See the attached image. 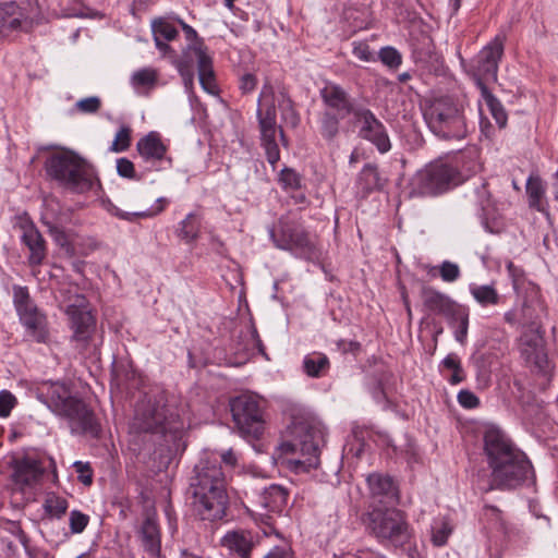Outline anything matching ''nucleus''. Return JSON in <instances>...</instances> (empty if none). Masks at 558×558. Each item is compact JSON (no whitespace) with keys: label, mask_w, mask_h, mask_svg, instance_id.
Instances as JSON below:
<instances>
[{"label":"nucleus","mask_w":558,"mask_h":558,"mask_svg":"<svg viewBox=\"0 0 558 558\" xmlns=\"http://www.w3.org/2000/svg\"><path fill=\"white\" fill-rule=\"evenodd\" d=\"M484 452L492 469L489 489L514 488L533 477V470L524 452L497 428L484 435Z\"/></svg>","instance_id":"nucleus-1"},{"label":"nucleus","mask_w":558,"mask_h":558,"mask_svg":"<svg viewBox=\"0 0 558 558\" xmlns=\"http://www.w3.org/2000/svg\"><path fill=\"white\" fill-rule=\"evenodd\" d=\"M37 398L54 414L64 418L72 434L97 438L100 424L93 410L78 397L73 396L60 381H44L37 387Z\"/></svg>","instance_id":"nucleus-2"},{"label":"nucleus","mask_w":558,"mask_h":558,"mask_svg":"<svg viewBox=\"0 0 558 558\" xmlns=\"http://www.w3.org/2000/svg\"><path fill=\"white\" fill-rule=\"evenodd\" d=\"M190 489L193 507L202 520H221L227 513L228 494L221 466L209 460H202L194 468Z\"/></svg>","instance_id":"nucleus-3"},{"label":"nucleus","mask_w":558,"mask_h":558,"mask_svg":"<svg viewBox=\"0 0 558 558\" xmlns=\"http://www.w3.org/2000/svg\"><path fill=\"white\" fill-rule=\"evenodd\" d=\"M44 168L49 179L72 193L83 194L90 191L97 180L94 166L70 149L49 155Z\"/></svg>","instance_id":"nucleus-4"},{"label":"nucleus","mask_w":558,"mask_h":558,"mask_svg":"<svg viewBox=\"0 0 558 558\" xmlns=\"http://www.w3.org/2000/svg\"><path fill=\"white\" fill-rule=\"evenodd\" d=\"M464 102L452 96L434 98L425 109L429 130L444 140H462L469 133Z\"/></svg>","instance_id":"nucleus-5"},{"label":"nucleus","mask_w":558,"mask_h":558,"mask_svg":"<svg viewBox=\"0 0 558 558\" xmlns=\"http://www.w3.org/2000/svg\"><path fill=\"white\" fill-rule=\"evenodd\" d=\"M324 110L319 114V133L327 141H333L340 132V122L347 117L353 120L364 106L357 105L355 99L339 84L327 82L319 89Z\"/></svg>","instance_id":"nucleus-6"},{"label":"nucleus","mask_w":558,"mask_h":558,"mask_svg":"<svg viewBox=\"0 0 558 558\" xmlns=\"http://www.w3.org/2000/svg\"><path fill=\"white\" fill-rule=\"evenodd\" d=\"M178 415H167L162 397L145 398L135 407L134 417L130 424L132 433H150L175 436L182 429Z\"/></svg>","instance_id":"nucleus-7"},{"label":"nucleus","mask_w":558,"mask_h":558,"mask_svg":"<svg viewBox=\"0 0 558 558\" xmlns=\"http://www.w3.org/2000/svg\"><path fill=\"white\" fill-rule=\"evenodd\" d=\"M457 167L442 160H435L418 170L411 179L410 196H436L462 182Z\"/></svg>","instance_id":"nucleus-8"},{"label":"nucleus","mask_w":558,"mask_h":558,"mask_svg":"<svg viewBox=\"0 0 558 558\" xmlns=\"http://www.w3.org/2000/svg\"><path fill=\"white\" fill-rule=\"evenodd\" d=\"M298 438L292 441H283L280 449L283 453H294L300 451L302 459L293 460L296 472H307L319 464V452L325 444L324 430L307 423H300L294 427Z\"/></svg>","instance_id":"nucleus-9"},{"label":"nucleus","mask_w":558,"mask_h":558,"mask_svg":"<svg viewBox=\"0 0 558 558\" xmlns=\"http://www.w3.org/2000/svg\"><path fill=\"white\" fill-rule=\"evenodd\" d=\"M268 232L276 247L290 251L308 260L319 258V251L308 232L300 222L289 216H282L274 227L269 228Z\"/></svg>","instance_id":"nucleus-10"},{"label":"nucleus","mask_w":558,"mask_h":558,"mask_svg":"<svg viewBox=\"0 0 558 558\" xmlns=\"http://www.w3.org/2000/svg\"><path fill=\"white\" fill-rule=\"evenodd\" d=\"M366 529L381 544L400 547L411 537L404 514L395 508H375L367 514Z\"/></svg>","instance_id":"nucleus-11"},{"label":"nucleus","mask_w":558,"mask_h":558,"mask_svg":"<svg viewBox=\"0 0 558 558\" xmlns=\"http://www.w3.org/2000/svg\"><path fill=\"white\" fill-rule=\"evenodd\" d=\"M233 422L243 438L258 439L265 429L262 400L250 393L240 395L230 401Z\"/></svg>","instance_id":"nucleus-12"},{"label":"nucleus","mask_w":558,"mask_h":558,"mask_svg":"<svg viewBox=\"0 0 558 558\" xmlns=\"http://www.w3.org/2000/svg\"><path fill=\"white\" fill-rule=\"evenodd\" d=\"M506 34L498 33L474 59L472 76L477 88L485 81L497 80L499 62L504 56Z\"/></svg>","instance_id":"nucleus-13"},{"label":"nucleus","mask_w":558,"mask_h":558,"mask_svg":"<svg viewBox=\"0 0 558 558\" xmlns=\"http://www.w3.org/2000/svg\"><path fill=\"white\" fill-rule=\"evenodd\" d=\"M288 497L289 493L284 487L274 484L264 488L246 510L255 520L271 525L272 514H280L284 510Z\"/></svg>","instance_id":"nucleus-14"},{"label":"nucleus","mask_w":558,"mask_h":558,"mask_svg":"<svg viewBox=\"0 0 558 558\" xmlns=\"http://www.w3.org/2000/svg\"><path fill=\"white\" fill-rule=\"evenodd\" d=\"M66 314L70 317V327L73 331L72 340L81 350H85L96 324L85 296L76 295L73 303L68 305Z\"/></svg>","instance_id":"nucleus-15"},{"label":"nucleus","mask_w":558,"mask_h":558,"mask_svg":"<svg viewBox=\"0 0 558 558\" xmlns=\"http://www.w3.org/2000/svg\"><path fill=\"white\" fill-rule=\"evenodd\" d=\"M353 125L357 129V136L373 144L380 154H386L391 149L390 137L385 124L367 107L364 106L357 112Z\"/></svg>","instance_id":"nucleus-16"},{"label":"nucleus","mask_w":558,"mask_h":558,"mask_svg":"<svg viewBox=\"0 0 558 558\" xmlns=\"http://www.w3.org/2000/svg\"><path fill=\"white\" fill-rule=\"evenodd\" d=\"M521 355L538 371H544L547 365V354L545 352V341L541 331V326L532 323L525 327L520 338Z\"/></svg>","instance_id":"nucleus-17"},{"label":"nucleus","mask_w":558,"mask_h":558,"mask_svg":"<svg viewBox=\"0 0 558 558\" xmlns=\"http://www.w3.org/2000/svg\"><path fill=\"white\" fill-rule=\"evenodd\" d=\"M257 117L259 122L262 146L265 149L268 162L275 167V165L280 159V150L276 142L277 122L275 106H269L265 112L258 109Z\"/></svg>","instance_id":"nucleus-18"},{"label":"nucleus","mask_w":558,"mask_h":558,"mask_svg":"<svg viewBox=\"0 0 558 558\" xmlns=\"http://www.w3.org/2000/svg\"><path fill=\"white\" fill-rule=\"evenodd\" d=\"M41 223L47 228L49 235L64 254L70 257L76 255V234L64 229L65 219L63 215H54L47 211L41 216Z\"/></svg>","instance_id":"nucleus-19"},{"label":"nucleus","mask_w":558,"mask_h":558,"mask_svg":"<svg viewBox=\"0 0 558 558\" xmlns=\"http://www.w3.org/2000/svg\"><path fill=\"white\" fill-rule=\"evenodd\" d=\"M220 544L229 554L235 555L238 558H251V554L255 547V537L247 530L228 531L221 538Z\"/></svg>","instance_id":"nucleus-20"},{"label":"nucleus","mask_w":558,"mask_h":558,"mask_svg":"<svg viewBox=\"0 0 558 558\" xmlns=\"http://www.w3.org/2000/svg\"><path fill=\"white\" fill-rule=\"evenodd\" d=\"M27 21L26 12L13 1L0 4V38H5L23 29Z\"/></svg>","instance_id":"nucleus-21"},{"label":"nucleus","mask_w":558,"mask_h":558,"mask_svg":"<svg viewBox=\"0 0 558 558\" xmlns=\"http://www.w3.org/2000/svg\"><path fill=\"white\" fill-rule=\"evenodd\" d=\"M13 481L21 486H31L37 483L44 474L40 462L33 458H19L11 461Z\"/></svg>","instance_id":"nucleus-22"},{"label":"nucleus","mask_w":558,"mask_h":558,"mask_svg":"<svg viewBox=\"0 0 558 558\" xmlns=\"http://www.w3.org/2000/svg\"><path fill=\"white\" fill-rule=\"evenodd\" d=\"M20 229L22 231L21 240L29 250V262L40 264L47 254L44 236L32 221L21 222Z\"/></svg>","instance_id":"nucleus-23"},{"label":"nucleus","mask_w":558,"mask_h":558,"mask_svg":"<svg viewBox=\"0 0 558 558\" xmlns=\"http://www.w3.org/2000/svg\"><path fill=\"white\" fill-rule=\"evenodd\" d=\"M136 150L145 161L155 162L165 159L168 147L160 134L153 131L138 140Z\"/></svg>","instance_id":"nucleus-24"},{"label":"nucleus","mask_w":558,"mask_h":558,"mask_svg":"<svg viewBox=\"0 0 558 558\" xmlns=\"http://www.w3.org/2000/svg\"><path fill=\"white\" fill-rule=\"evenodd\" d=\"M20 320L27 329L28 333L37 342H46L48 339L47 322L45 315L38 312L35 305H32L25 311L17 313Z\"/></svg>","instance_id":"nucleus-25"},{"label":"nucleus","mask_w":558,"mask_h":558,"mask_svg":"<svg viewBox=\"0 0 558 558\" xmlns=\"http://www.w3.org/2000/svg\"><path fill=\"white\" fill-rule=\"evenodd\" d=\"M140 539L144 550L153 558L160 556V530L153 517H147L140 530Z\"/></svg>","instance_id":"nucleus-26"},{"label":"nucleus","mask_w":558,"mask_h":558,"mask_svg":"<svg viewBox=\"0 0 558 558\" xmlns=\"http://www.w3.org/2000/svg\"><path fill=\"white\" fill-rule=\"evenodd\" d=\"M355 184L359 193L366 196L374 191L381 190L386 184V179L381 177L376 165L366 163L360 171Z\"/></svg>","instance_id":"nucleus-27"},{"label":"nucleus","mask_w":558,"mask_h":558,"mask_svg":"<svg viewBox=\"0 0 558 558\" xmlns=\"http://www.w3.org/2000/svg\"><path fill=\"white\" fill-rule=\"evenodd\" d=\"M421 298L425 307L445 316L457 305L447 295L425 286L422 287Z\"/></svg>","instance_id":"nucleus-28"},{"label":"nucleus","mask_w":558,"mask_h":558,"mask_svg":"<svg viewBox=\"0 0 558 558\" xmlns=\"http://www.w3.org/2000/svg\"><path fill=\"white\" fill-rule=\"evenodd\" d=\"M196 52L198 54L199 83L205 92L210 95H216L218 93V87L213 68V59L206 51H202L199 48Z\"/></svg>","instance_id":"nucleus-29"},{"label":"nucleus","mask_w":558,"mask_h":558,"mask_svg":"<svg viewBox=\"0 0 558 558\" xmlns=\"http://www.w3.org/2000/svg\"><path fill=\"white\" fill-rule=\"evenodd\" d=\"M446 317L448 318L449 326L454 330L456 340L464 344L468 337L469 329V310L457 304Z\"/></svg>","instance_id":"nucleus-30"},{"label":"nucleus","mask_w":558,"mask_h":558,"mask_svg":"<svg viewBox=\"0 0 558 558\" xmlns=\"http://www.w3.org/2000/svg\"><path fill=\"white\" fill-rule=\"evenodd\" d=\"M475 197L476 214L481 218L485 228L488 229L489 220H494L496 218V208L493 201L490 199V193L485 184L476 190Z\"/></svg>","instance_id":"nucleus-31"},{"label":"nucleus","mask_w":558,"mask_h":558,"mask_svg":"<svg viewBox=\"0 0 558 558\" xmlns=\"http://www.w3.org/2000/svg\"><path fill=\"white\" fill-rule=\"evenodd\" d=\"M330 368L328 356L320 352H313L305 355L303 360V371L313 378L325 376Z\"/></svg>","instance_id":"nucleus-32"},{"label":"nucleus","mask_w":558,"mask_h":558,"mask_svg":"<svg viewBox=\"0 0 558 558\" xmlns=\"http://www.w3.org/2000/svg\"><path fill=\"white\" fill-rule=\"evenodd\" d=\"M482 98L484 99L492 117L499 128H505L508 121L507 112L502 104L489 92L486 84H480Z\"/></svg>","instance_id":"nucleus-33"},{"label":"nucleus","mask_w":558,"mask_h":558,"mask_svg":"<svg viewBox=\"0 0 558 558\" xmlns=\"http://www.w3.org/2000/svg\"><path fill=\"white\" fill-rule=\"evenodd\" d=\"M369 489L374 496H384L389 499L396 497V487L389 476L381 474H371L367 477Z\"/></svg>","instance_id":"nucleus-34"},{"label":"nucleus","mask_w":558,"mask_h":558,"mask_svg":"<svg viewBox=\"0 0 558 558\" xmlns=\"http://www.w3.org/2000/svg\"><path fill=\"white\" fill-rule=\"evenodd\" d=\"M470 292L473 298L483 306L496 305L499 302V294L493 284H471Z\"/></svg>","instance_id":"nucleus-35"},{"label":"nucleus","mask_w":558,"mask_h":558,"mask_svg":"<svg viewBox=\"0 0 558 558\" xmlns=\"http://www.w3.org/2000/svg\"><path fill=\"white\" fill-rule=\"evenodd\" d=\"M151 31L154 38H160L171 41L179 35L175 26L165 17H157L151 21Z\"/></svg>","instance_id":"nucleus-36"},{"label":"nucleus","mask_w":558,"mask_h":558,"mask_svg":"<svg viewBox=\"0 0 558 558\" xmlns=\"http://www.w3.org/2000/svg\"><path fill=\"white\" fill-rule=\"evenodd\" d=\"M526 193L530 206L539 211L543 210V196L545 194V189L539 178H529L526 182Z\"/></svg>","instance_id":"nucleus-37"},{"label":"nucleus","mask_w":558,"mask_h":558,"mask_svg":"<svg viewBox=\"0 0 558 558\" xmlns=\"http://www.w3.org/2000/svg\"><path fill=\"white\" fill-rule=\"evenodd\" d=\"M201 228V221L198 217L191 213L181 222V228L178 231L179 238L186 242H192L197 239Z\"/></svg>","instance_id":"nucleus-38"},{"label":"nucleus","mask_w":558,"mask_h":558,"mask_svg":"<svg viewBox=\"0 0 558 558\" xmlns=\"http://www.w3.org/2000/svg\"><path fill=\"white\" fill-rule=\"evenodd\" d=\"M198 48L202 51H206L203 41L193 43L187 46L175 63L178 71H181L183 68L194 71V62L198 63V54L196 52Z\"/></svg>","instance_id":"nucleus-39"},{"label":"nucleus","mask_w":558,"mask_h":558,"mask_svg":"<svg viewBox=\"0 0 558 558\" xmlns=\"http://www.w3.org/2000/svg\"><path fill=\"white\" fill-rule=\"evenodd\" d=\"M68 507L66 499L54 494H49L44 502L45 512L56 519H60L64 515Z\"/></svg>","instance_id":"nucleus-40"},{"label":"nucleus","mask_w":558,"mask_h":558,"mask_svg":"<svg viewBox=\"0 0 558 558\" xmlns=\"http://www.w3.org/2000/svg\"><path fill=\"white\" fill-rule=\"evenodd\" d=\"M157 81V72L153 69H141L133 73L131 83L134 87L154 86Z\"/></svg>","instance_id":"nucleus-41"},{"label":"nucleus","mask_w":558,"mask_h":558,"mask_svg":"<svg viewBox=\"0 0 558 558\" xmlns=\"http://www.w3.org/2000/svg\"><path fill=\"white\" fill-rule=\"evenodd\" d=\"M451 532H452V527L448 521L442 520V521L436 523L432 527L433 544L435 546H444L447 543L448 537L451 534Z\"/></svg>","instance_id":"nucleus-42"},{"label":"nucleus","mask_w":558,"mask_h":558,"mask_svg":"<svg viewBox=\"0 0 558 558\" xmlns=\"http://www.w3.org/2000/svg\"><path fill=\"white\" fill-rule=\"evenodd\" d=\"M76 254L87 256L100 248L101 243L94 236H75Z\"/></svg>","instance_id":"nucleus-43"},{"label":"nucleus","mask_w":558,"mask_h":558,"mask_svg":"<svg viewBox=\"0 0 558 558\" xmlns=\"http://www.w3.org/2000/svg\"><path fill=\"white\" fill-rule=\"evenodd\" d=\"M427 275L430 277L439 275L441 279H457L460 275V270L457 264L444 262L440 267H430Z\"/></svg>","instance_id":"nucleus-44"},{"label":"nucleus","mask_w":558,"mask_h":558,"mask_svg":"<svg viewBox=\"0 0 558 558\" xmlns=\"http://www.w3.org/2000/svg\"><path fill=\"white\" fill-rule=\"evenodd\" d=\"M280 183L286 190H299L302 186L301 175L293 169L284 168L280 173Z\"/></svg>","instance_id":"nucleus-45"},{"label":"nucleus","mask_w":558,"mask_h":558,"mask_svg":"<svg viewBox=\"0 0 558 558\" xmlns=\"http://www.w3.org/2000/svg\"><path fill=\"white\" fill-rule=\"evenodd\" d=\"M131 144V130L129 126H122L116 134V137L110 146L113 153L125 151Z\"/></svg>","instance_id":"nucleus-46"},{"label":"nucleus","mask_w":558,"mask_h":558,"mask_svg":"<svg viewBox=\"0 0 558 558\" xmlns=\"http://www.w3.org/2000/svg\"><path fill=\"white\" fill-rule=\"evenodd\" d=\"M379 59L385 65L391 69H397L402 62L400 52L390 46L380 49Z\"/></svg>","instance_id":"nucleus-47"},{"label":"nucleus","mask_w":558,"mask_h":558,"mask_svg":"<svg viewBox=\"0 0 558 558\" xmlns=\"http://www.w3.org/2000/svg\"><path fill=\"white\" fill-rule=\"evenodd\" d=\"M100 107L101 100L97 96H90L87 98L80 99L75 104V108L77 109V111L88 114L96 113L100 109Z\"/></svg>","instance_id":"nucleus-48"},{"label":"nucleus","mask_w":558,"mask_h":558,"mask_svg":"<svg viewBox=\"0 0 558 558\" xmlns=\"http://www.w3.org/2000/svg\"><path fill=\"white\" fill-rule=\"evenodd\" d=\"M89 522V518L87 514H84L81 511L73 510L70 513V529L74 534L82 533Z\"/></svg>","instance_id":"nucleus-49"},{"label":"nucleus","mask_w":558,"mask_h":558,"mask_svg":"<svg viewBox=\"0 0 558 558\" xmlns=\"http://www.w3.org/2000/svg\"><path fill=\"white\" fill-rule=\"evenodd\" d=\"M14 304L17 313L25 311V308L34 305L29 299L27 288H23L20 286L14 287Z\"/></svg>","instance_id":"nucleus-50"},{"label":"nucleus","mask_w":558,"mask_h":558,"mask_svg":"<svg viewBox=\"0 0 558 558\" xmlns=\"http://www.w3.org/2000/svg\"><path fill=\"white\" fill-rule=\"evenodd\" d=\"M16 403V398L8 390L0 391V416L7 417Z\"/></svg>","instance_id":"nucleus-51"},{"label":"nucleus","mask_w":558,"mask_h":558,"mask_svg":"<svg viewBox=\"0 0 558 558\" xmlns=\"http://www.w3.org/2000/svg\"><path fill=\"white\" fill-rule=\"evenodd\" d=\"M75 471L78 473V481L86 486L93 483V471L88 463L76 461L73 464Z\"/></svg>","instance_id":"nucleus-52"},{"label":"nucleus","mask_w":558,"mask_h":558,"mask_svg":"<svg viewBox=\"0 0 558 558\" xmlns=\"http://www.w3.org/2000/svg\"><path fill=\"white\" fill-rule=\"evenodd\" d=\"M117 172L120 177L126 179H135L136 177L134 163L124 157L117 160Z\"/></svg>","instance_id":"nucleus-53"},{"label":"nucleus","mask_w":558,"mask_h":558,"mask_svg":"<svg viewBox=\"0 0 558 558\" xmlns=\"http://www.w3.org/2000/svg\"><path fill=\"white\" fill-rule=\"evenodd\" d=\"M353 54L361 61L369 62L374 60L369 46L363 41L353 44Z\"/></svg>","instance_id":"nucleus-54"},{"label":"nucleus","mask_w":558,"mask_h":558,"mask_svg":"<svg viewBox=\"0 0 558 558\" xmlns=\"http://www.w3.org/2000/svg\"><path fill=\"white\" fill-rule=\"evenodd\" d=\"M157 202L160 203L161 206L156 211H154V213H146V211L124 213V211H118L116 215L119 218L128 220V221H134V219L137 218V217H148V216L158 214V213H160L163 209L165 204H166V199L165 198H158Z\"/></svg>","instance_id":"nucleus-55"},{"label":"nucleus","mask_w":558,"mask_h":558,"mask_svg":"<svg viewBox=\"0 0 558 558\" xmlns=\"http://www.w3.org/2000/svg\"><path fill=\"white\" fill-rule=\"evenodd\" d=\"M458 401L462 407L466 409L476 408L480 403L478 398L470 390H461L458 393Z\"/></svg>","instance_id":"nucleus-56"},{"label":"nucleus","mask_w":558,"mask_h":558,"mask_svg":"<svg viewBox=\"0 0 558 558\" xmlns=\"http://www.w3.org/2000/svg\"><path fill=\"white\" fill-rule=\"evenodd\" d=\"M257 85V78L252 73H245L240 78V89L243 94L252 93Z\"/></svg>","instance_id":"nucleus-57"},{"label":"nucleus","mask_w":558,"mask_h":558,"mask_svg":"<svg viewBox=\"0 0 558 558\" xmlns=\"http://www.w3.org/2000/svg\"><path fill=\"white\" fill-rule=\"evenodd\" d=\"M264 558H294L293 553L288 546H277L272 548Z\"/></svg>","instance_id":"nucleus-58"},{"label":"nucleus","mask_w":558,"mask_h":558,"mask_svg":"<svg viewBox=\"0 0 558 558\" xmlns=\"http://www.w3.org/2000/svg\"><path fill=\"white\" fill-rule=\"evenodd\" d=\"M442 365L448 368V369H451V371H461V362H460V359L457 354L454 353H450L448 354L444 361H442Z\"/></svg>","instance_id":"nucleus-59"},{"label":"nucleus","mask_w":558,"mask_h":558,"mask_svg":"<svg viewBox=\"0 0 558 558\" xmlns=\"http://www.w3.org/2000/svg\"><path fill=\"white\" fill-rule=\"evenodd\" d=\"M179 73L182 77L185 89L191 92L194 84V71L183 68L181 71H179Z\"/></svg>","instance_id":"nucleus-60"},{"label":"nucleus","mask_w":558,"mask_h":558,"mask_svg":"<svg viewBox=\"0 0 558 558\" xmlns=\"http://www.w3.org/2000/svg\"><path fill=\"white\" fill-rule=\"evenodd\" d=\"M177 21L181 25L183 32L185 33L186 39H189V40H191L193 43L202 41L201 39H198L197 33H196V31L192 26L186 24L181 19H177Z\"/></svg>","instance_id":"nucleus-61"},{"label":"nucleus","mask_w":558,"mask_h":558,"mask_svg":"<svg viewBox=\"0 0 558 558\" xmlns=\"http://www.w3.org/2000/svg\"><path fill=\"white\" fill-rule=\"evenodd\" d=\"M506 266L508 269V275L512 279H520L521 277L524 276V270L520 266L514 265V263L507 260Z\"/></svg>","instance_id":"nucleus-62"},{"label":"nucleus","mask_w":558,"mask_h":558,"mask_svg":"<svg viewBox=\"0 0 558 558\" xmlns=\"http://www.w3.org/2000/svg\"><path fill=\"white\" fill-rule=\"evenodd\" d=\"M221 460L226 465L231 466V468L235 466L236 462H238V458L232 449L225 451L221 454Z\"/></svg>","instance_id":"nucleus-63"},{"label":"nucleus","mask_w":558,"mask_h":558,"mask_svg":"<svg viewBox=\"0 0 558 558\" xmlns=\"http://www.w3.org/2000/svg\"><path fill=\"white\" fill-rule=\"evenodd\" d=\"M210 245H211V248L214 251H216L218 254H223L226 248H225V243L220 240V238L216 234H210Z\"/></svg>","instance_id":"nucleus-64"}]
</instances>
